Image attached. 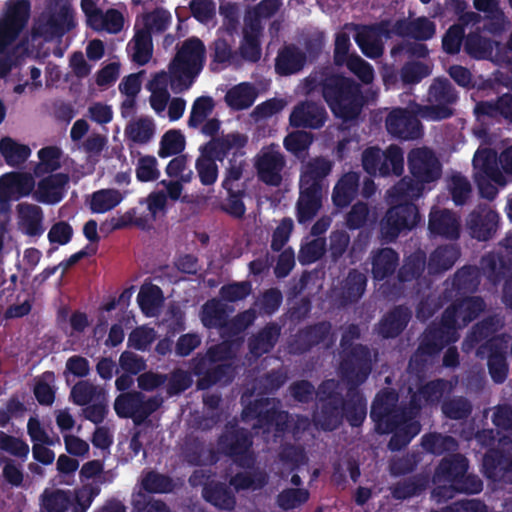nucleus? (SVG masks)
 I'll return each mask as SVG.
<instances>
[{
    "mask_svg": "<svg viewBox=\"0 0 512 512\" xmlns=\"http://www.w3.org/2000/svg\"><path fill=\"white\" fill-rule=\"evenodd\" d=\"M305 89L307 93L320 92L334 116L345 122L355 120L365 103L358 82L327 69L311 73L305 79Z\"/></svg>",
    "mask_w": 512,
    "mask_h": 512,
    "instance_id": "f257e3e1",
    "label": "nucleus"
},
{
    "mask_svg": "<svg viewBox=\"0 0 512 512\" xmlns=\"http://www.w3.org/2000/svg\"><path fill=\"white\" fill-rule=\"evenodd\" d=\"M469 467V460L461 453L444 456L430 477L434 485L431 497L441 503L457 494L475 495L482 492L483 481L478 475L469 473Z\"/></svg>",
    "mask_w": 512,
    "mask_h": 512,
    "instance_id": "f03ea898",
    "label": "nucleus"
},
{
    "mask_svg": "<svg viewBox=\"0 0 512 512\" xmlns=\"http://www.w3.org/2000/svg\"><path fill=\"white\" fill-rule=\"evenodd\" d=\"M410 176H404L394 185L395 196L399 199H419L431 190L442 176V163L435 152L428 147L413 148L407 156Z\"/></svg>",
    "mask_w": 512,
    "mask_h": 512,
    "instance_id": "7ed1b4c3",
    "label": "nucleus"
},
{
    "mask_svg": "<svg viewBox=\"0 0 512 512\" xmlns=\"http://www.w3.org/2000/svg\"><path fill=\"white\" fill-rule=\"evenodd\" d=\"M234 358L231 343L227 341L208 347L204 354L198 353L191 359L190 368L193 375L198 377V390H207L214 385H228L236 375V366L228 362Z\"/></svg>",
    "mask_w": 512,
    "mask_h": 512,
    "instance_id": "20e7f679",
    "label": "nucleus"
},
{
    "mask_svg": "<svg viewBox=\"0 0 512 512\" xmlns=\"http://www.w3.org/2000/svg\"><path fill=\"white\" fill-rule=\"evenodd\" d=\"M333 162L319 156L304 166L299 179V198L296 204L299 224L311 221L322 206L326 178L331 173Z\"/></svg>",
    "mask_w": 512,
    "mask_h": 512,
    "instance_id": "39448f33",
    "label": "nucleus"
},
{
    "mask_svg": "<svg viewBox=\"0 0 512 512\" xmlns=\"http://www.w3.org/2000/svg\"><path fill=\"white\" fill-rule=\"evenodd\" d=\"M372 369L373 357L369 346L356 343L341 352L339 374L347 387L359 388L367 381Z\"/></svg>",
    "mask_w": 512,
    "mask_h": 512,
    "instance_id": "423d86ee",
    "label": "nucleus"
},
{
    "mask_svg": "<svg viewBox=\"0 0 512 512\" xmlns=\"http://www.w3.org/2000/svg\"><path fill=\"white\" fill-rule=\"evenodd\" d=\"M362 167L370 176H400L404 171L403 150L394 144L385 150L368 147L362 153Z\"/></svg>",
    "mask_w": 512,
    "mask_h": 512,
    "instance_id": "0eeeda50",
    "label": "nucleus"
},
{
    "mask_svg": "<svg viewBox=\"0 0 512 512\" xmlns=\"http://www.w3.org/2000/svg\"><path fill=\"white\" fill-rule=\"evenodd\" d=\"M458 100V93L447 78H436L429 87L428 105L419 108V115L428 120L439 121L453 115L451 105Z\"/></svg>",
    "mask_w": 512,
    "mask_h": 512,
    "instance_id": "6e6552de",
    "label": "nucleus"
},
{
    "mask_svg": "<svg viewBox=\"0 0 512 512\" xmlns=\"http://www.w3.org/2000/svg\"><path fill=\"white\" fill-rule=\"evenodd\" d=\"M245 397L246 393L241 396L243 421L257 420L259 427H275L280 433L288 429V412L277 409L274 399L261 396L245 403Z\"/></svg>",
    "mask_w": 512,
    "mask_h": 512,
    "instance_id": "1a4fd4ad",
    "label": "nucleus"
},
{
    "mask_svg": "<svg viewBox=\"0 0 512 512\" xmlns=\"http://www.w3.org/2000/svg\"><path fill=\"white\" fill-rule=\"evenodd\" d=\"M333 383L331 380L321 384L319 410L313 414L315 425L326 432L338 429L343 423V395L335 387H329Z\"/></svg>",
    "mask_w": 512,
    "mask_h": 512,
    "instance_id": "9d476101",
    "label": "nucleus"
},
{
    "mask_svg": "<svg viewBox=\"0 0 512 512\" xmlns=\"http://www.w3.org/2000/svg\"><path fill=\"white\" fill-rule=\"evenodd\" d=\"M218 444L222 452L240 468L252 469L256 455L252 450L253 437L246 428L233 429L219 437Z\"/></svg>",
    "mask_w": 512,
    "mask_h": 512,
    "instance_id": "9b49d317",
    "label": "nucleus"
},
{
    "mask_svg": "<svg viewBox=\"0 0 512 512\" xmlns=\"http://www.w3.org/2000/svg\"><path fill=\"white\" fill-rule=\"evenodd\" d=\"M356 34L354 40L361 52L370 59H378L384 53L382 37L390 38L393 27L390 28L389 20H381L368 25L353 24Z\"/></svg>",
    "mask_w": 512,
    "mask_h": 512,
    "instance_id": "f8f14e48",
    "label": "nucleus"
},
{
    "mask_svg": "<svg viewBox=\"0 0 512 512\" xmlns=\"http://www.w3.org/2000/svg\"><path fill=\"white\" fill-rule=\"evenodd\" d=\"M158 407L157 399H145L144 394L139 391L121 393L114 402L117 416L131 418L136 425L142 424Z\"/></svg>",
    "mask_w": 512,
    "mask_h": 512,
    "instance_id": "ddd939ff",
    "label": "nucleus"
},
{
    "mask_svg": "<svg viewBox=\"0 0 512 512\" xmlns=\"http://www.w3.org/2000/svg\"><path fill=\"white\" fill-rule=\"evenodd\" d=\"M30 2L16 0L0 19V54L18 38L30 15Z\"/></svg>",
    "mask_w": 512,
    "mask_h": 512,
    "instance_id": "4468645a",
    "label": "nucleus"
},
{
    "mask_svg": "<svg viewBox=\"0 0 512 512\" xmlns=\"http://www.w3.org/2000/svg\"><path fill=\"white\" fill-rule=\"evenodd\" d=\"M332 332V324L329 321H319L308 324L291 336L288 348L293 355H303L314 347L324 343Z\"/></svg>",
    "mask_w": 512,
    "mask_h": 512,
    "instance_id": "2eb2a0df",
    "label": "nucleus"
},
{
    "mask_svg": "<svg viewBox=\"0 0 512 512\" xmlns=\"http://www.w3.org/2000/svg\"><path fill=\"white\" fill-rule=\"evenodd\" d=\"M387 132L400 140H416L422 137L423 127L417 115L407 108H394L385 119Z\"/></svg>",
    "mask_w": 512,
    "mask_h": 512,
    "instance_id": "dca6fc26",
    "label": "nucleus"
},
{
    "mask_svg": "<svg viewBox=\"0 0 512 512\" xmlns=\"http://www.w3.org/2000/svg\"><path fill=\"white\" fill-rule=\"evenodd\" d=\"M480 358L487 357L489 374L495 383H503L509 372L507 363V342L503 338H494L481 344L476 352Z\"/></svg>",
    "mask_w": 512,
    "mask_h": 512,
    "instance_id": "f3484780",
    "label": "nucleus"
},
{
    "mask_svg": "<svg viewBox=\"0 0 512 512\" xmlns=\"http://www.w3.org/2000/svg\"><path fill=\"white\" fill-rule=\"evenodd\" d=\"M325 107L314 101H301L290 113L289 124L294 128L320 129L327 120Z\"/></svg>",
    "mask_w": 512,
    "mask_h": 512,
    "instance_id": "a211bd4d",
    "label": "nucleus"
},
{
    "mask_svg": "<svg viewBox=\"0 0 512 512\" xmlns=\"http://www.w3.org/2000/svg\"><path fill=\"white\" fill-rule=\"evenodd\" d=\"M472 164L475 170L474 178L492 180L493 183L502 187L507 184L506 177L498 166L499 156L494 149L478 148L473 156Z\"/></svg>",
    "mask_w": 512,
    "mask_h": 512,
    "instance_id": "6ab92c4d",
    "label": "nucleus"
},
{
    "mask_svg": "<svg viewBox=\"0 0 512 512\" xmlns=\"http://www.w3.org/2000/svg\"><path fill=\"white\" fill-rule=\"evenodd\" d=\"M458 321H460V314L455 304L452 303L443 311L440 321L431 322L424 331L429 335L433 334L434 339L446 347L455 343L459 338L457 329L460 325H458Z\"/></svg>",
    "mask_w": 512,
    "mask_h": 512,
    "instance_id": "aec40b11",
    "label": "nucleus"
},
{
    "mask_svg": "<svg viewBox=\"0 0 512 512\" xmlns=\"http://www.w3.org/2000/svg\"><path fill=\"white\" fill-rule=\"evenodd\" d=\"M69 180V175L66 173L49 174L43 177L37 183L33 198L43 204H57L65 197Z\"/></svg>",
    "mask_w": 512,
    "mask_h": 512,
    "instance_id": "412c9836",
    "label": "nucleus"
},
{
    "mask_svg": "<svg viewBox=\"0 0 512 512\" xmlns=\"http://www.w3.org/2000/svg\"><path fill=\"white\" fill-rule=\"evenodd\" d=\"M434 335L427 334L423 331L418 347L410 356L408 369L416 374H424L433 360L445 348L443 343H439L434 339Z\"/></svg>",
    "mask_w": 512,
    "mask_h": 512,
    "instance_id": "4be33fe9",
    "label": "nucleus"
},
{
    "mask_svg": "<svg viewBox=\"0 0 512 512\" xmlns=\"http://www.w3.org/2000/svg\"><path fill=\"white\" fill-rule=\"evenodd\" d=\"M411 318L412 310L407 305H395L381 317L376 331L383 339H395L403 333Z\"/></svg>",
    "mask_w": 512,
    "mask_h": 512,
    "instance_id": "5701e85b",
    "label": "nucleus"
},
{
    "mask_svg": "<svg viewBox=\"0 0 512 512\" xmlns=\"http://www.w3.org/2000/svg\"><path fill=\"white\" fill-rule=\"evenodd\" d=\"M285 163V158L279 151H261L255 161L259 180L269 186H279Z\"/></svg>",
    "mask_w": 512,
    "mask_h": 512,
    "instance_id": "b1692460",
    "label": "nucleus"
},
{
    "mask_svg": "<svg viewBox=\"0 0 512 512\" xmlns=\"http://www.w3.org/2000/svg\"><path fill=\"white\" fill-rule=\"evenodd\" d=\"M484 476L494 482L512 484V456L498 449H491L483 456Z\"/></svg>",
    "mask_w": 512,
    "mask_h": 512,
    "instance_id": "393cba45",
    "label": "nucleus"
},
{
    "mask_svg": "<svg viewBox=\"0 0 512 512\" xmlns=\"http://www.w3.org/2000/svg\"><path fill=\"white\" fill-rule=\"evenodd\" d=\"M391 196L395 204L384 213L378 224H421L419 208L413 202L415 199L397 198L394 187Z\"/></svg>",
    "mask_w": 512,
    "mask_h": 512,
    "instance_id": "a878e982",
    "label": "nucleus"
},
{
    "mask_svg": "<svg viewBox=\"0 0 512 512\" xmlns=\"http://www.w3.org/2000/svg\"><path fill=\"white\" fill-rule=\"evenodd\" d=\"M367 277L358 269H350L335 291V298L342 307L357 303L366 291Z\"/></svg>",
    "mask_w": 512,
    "mask_h": 512,
    "instance_id": "bb28decb",
    "label": "nucleus"
},
{
    "mask_svg": "<svg viewBox=\"0 0 512 512\" xmlns=\"http://www.w3.org/2000/svg\"><path fill=\"white\" fill-rule=\"evenodd\" d=\"M205 52L204 43L199 38L192 37L183 42L172 62L181 65L186 72L198 75L204 66Z\"/></svg>",
    "mask_w": 512,
    "mask_h": 512,
    "instance_id": "cd10ccee",
    "label": "nucleus"
},
{
    "mask_svg": "<svg viewBox=\"0 0 512 512\" xmlns=\"http://www.w3.org/2000/svg\"><path fill=\"white\" fill-rule=\"evenodd\" d=\"M393 34L399 37H409L416 41H427L436 33V25L425 16L415 19L401 18L392 25Z\"/></svg>",
    "mask_w": 512,
    "mask_h": 512,
    "instance_id": "c85d7f7f",
    "label": "nucleus"
},
{
    "mask_svg": "<svg viewBox=\"0 0 512 512\" xmlns=\"http://www.w3.org/2000/svg\"><path fill=\"white\" fill-rule=\"evenodd\" d=\"M343 420L352 428L361 427L367 416V401L359 388L347 387L342 400Z\"/></svg>",
    "mask_w": 512,
    "mask_h": 512,
    "instance_id": "c756f323",
    "label": "nucleus"
},
{
    "mask_svg": "<svg viewBox=\"0 0 512 512\" xmlns=\"http://www.w3.org/2000/svg\"><path fill=\"white\" fill-rule=\"evenodd\" d=\"M280 335L281 326L278 323H267L248 339L249 352L256 358L270 353L277 344Z\"/></svg>",
    "mask_w": 512,
    "mask_h": 512,
    "instance_id": "7c9ffc66",
    "label": "nucleus"
},
{
    "mask_svg": "<svg viewBox=\"0 0 512 512\" xmlns=\"http://www.w3.org/2000/svg\"><path fill=\"white\" fill-rule=\"evenodd\" d=\"M247 144V137L240 133L227 134L220 138H212L201 147V153L213 157L216 161H223L231 149L243 148Z\"/></svg>",
    "mask_w": 512,
    "mask_h": 512,
    "instance_id": "2f4dec72",
    "label": "nucleus"
},
{
    "mask_svg": "<svg viewBox=\"0 0 512 512\" xmlns=\"http://www.w3.org/2000/svg\"><path fill=\"white\" fill-rule=\"evenodd\" d=\"M359 185V173L351 171L343 174L333 188V204L337 208L348 207L358 195Z\"/></svg>",
    "mask_w": 512,
    "mask_h": 512,
    "instance_id": "473e14b6",
    "label": "nucleus"
},
{
    "mask_svg": "<svg viewBox=\"0 0 512 512\" xmlns=\"http://www.w3.org/2000/svg\"><path fill=\"white\" fill-rule=\"evenodd\" d=\"M306 63V54L297 46H284L275 60V70L281 76H288L301 71Z\"/></svg>",
    "mask_w": 512,
    "mask_h": 512,
    "instance_id": "72a5a7b5",
    "label": "nucleus"
},
{
    "mask_svg": "<svg viewBox=\"0 0 512 512\" xmlns=\"http://www.w3.org/2000/svg\"><path fill=\"white\" fill-rule=\"evenodd\" d=\"M76 26L74 11L66 4L49 13L44 24L45 32L51 37H62Z\"/></svg>",
    "mask_w": 512,
    "mask_h": 512,
    "instance_id": "f704fd0d",
    "label": "nucleus"
},
{
    "mask_svg": "<svg viewBox=\"0 0 512 512\" xmlns=\"http://www.w3.org/2000/svg\"><path fill=\"white\" fill-rule=\"evenodd\" d=\"M430 483L429 474L418 473L395 483L391 487V495L394 499L401 501L420 496Z\"/></svg>",
    "mask_w": 512,
    "mask_h": 512,
    "instance_id": "c9c22d12",
    "label": "nucleus"
},
{
    "mask_svg": "<svg viewBox=\"0 0 512 512\" xmlns=\"http://www.w3.org/2000/svg\"><path fill=\"white\" fill-rule=\"evenodd\" d=\"M399 265L398 253L385 247L377 250L372 256V276L375 281H383L392 276Z\"/></svg>",
    "mask_w": 512,
    "mask_h": 512,
    "instance_id": "e433bc0d",
    "label": "nucleus"
},
{
    "mask_svg": "<svg viewBox=\"0 0 512 512\" xmlns=\"http://www.w3.org/2000/svg\"><path fill=\"white\" fill-rule=\"evenodd\" d=\"M202 496L206 502L221 509L231 511L235 508L236 498L229 486L222 482H210L203 487Z\"/></svg>",
    "mask_w": 512,
    "mask_h": 512,
    "instance_id": "4c0bfd02",
    "label": "nucleus"
},
{
    "mask_svg": "<svg viewBox=\"0 0 512 512\" xmlns=\"http://www.w3.org/2000/svg\"><path fill=\"white\" fill-rule=\"evenodd\" d=\"M460 257L457 245L448 244L438 246L428 260V271L431 275L441 274L453 267Z\"/></svg>",
    "mask_w": 512,
    "mask_h": 512,
    "instance_id": "58836bf2",
    "label": "nucleus"
},
{
    "mask_svg": "<svg viewBox=\"0 0 512 512\" xmlns=\"http://www.w3.org/2000/svg\"><path fill=\"white\" fill-rule=\"evenodd\" d=\"M218 35V37L209 45V56L211 59L210 70L220 71L235 59L237 52L232 49V42Z\"/></svg>",
    "mask_w": 512,
    "mask_h": 512,
    "instance_id": "ea45409f",
    "label": "nucleus"
},
{
    "mask_svg": "<svg viewBox=\"0 0 512 512\" xmlns=\"http://www.w3.org/2000/svg\"><path fill=\"white\" fill-rule=\"evenodd\" d=\"M132 49V60L139 66L146 65L153 54L152 35L148 28H141L135 32L133 39L128 44Z\"/></svg>",
    "mask_w": 512,
    "mask_h": 512,
    "instance_id": "a19ab883",
    "label": "nucleus"
},
{
    "mask_svg": "<svg viewBox=\"0 0 512 512\" xmlns=\"http://www.w3.org/2000/svg\"><path fill=\"white\" fill-rule=\"evenodd\" d=\"M421 446L429 454L440 456L444 453H455L458 450V441L450 435L439 432H429L421 437Z\"/></svg>",
    "mask_w": 512,
    "mask_h": 512,
    "instance_id": "79ce46f5",
    "label": "nucleus"
},
{
    "mask_svg": "<svg viewBox=\"0 0 512 512\" xmlns=\"http://www.w3.org/2000/svg\"><path fill=\"white\" fill-rule=\"evenodd\" d=\"M256 97L255 87L251 83L243 82L228 90L225 95V102L231 109L241 111L251 107Z\"/></svg>",
    "mask_w": 512,
    "mask_h": 512,
    "instance_id": "37998d69",
    "label": "nucleus"
},
{
    "mask_svg": "<svg viewBox=\"0 0 512 512\" xmlns=\"http://www.w3.org/2000/svg\"><path fill=\"white\" fill-rule=\"evenodd\" d=\"M35 187V181L31 175L10 172L0 177V188L7 192L11 197L14 194L28 196Z\"/></svg>",
    "mask_w": 512,
    "mask_h": 512,
    "instance_id": "c03bdc74",
    "label": "nucleus"
},
{
    "mask_svg": "<svg viewBox=\"0 0 512 512\" xmlns=\"http://www.w3.org/2000/svg\"><path fill=\"white\" fill-rule=\"evenodd\" d=\"M493 49L494 42L490 38L481 35L480 27L466 35L464 51L470 57L478 60L489 59L492 56Z\"/></svg>",
    "mask_w": 512,
    "mask_h": 512,
    "instance_id": "a18cd8bd",
    "label": "nucleus"
},
{
    "mask_svg": "<svg viewBox=\"0 0 512 512\" xmlns=\"http://www.w3.org/2000/svg\"><path fill=\"white\" fill-rule=\"evenodd\" d=\"M269 481L268 474L260 469H255L252 472H237L229 480V485L232 486L236 492L243 490H261Z\"/></svg>",
    "mask_w": 512,
    "mask_h": 512,
    "instance_id": "49530a36",
    "label": "nucleus"
},
{
    "mask_svg": "<svg viewBox=\"0 0 512 512\" xmlns=\"http://www.w3.org/2000/svg\"><path fill=\"white\" fill-rule=\"evenodd\" d=\"M200 319L204 327L226 328L228 315L224 304L217 299L208 300L201 308Z\"/></svg>",
    "mask_w": 512,
    "mask_h": 512,
    "instance_id": "de8ad7c7",
    "label": "nucleus"
},
{
    "mask_svg": "<svg viewBox=\"0 0 512 512\" xmlns=\"http://www.w3.org/2000/svg\"><path fill=\"white\" fill-rule=\"evenodd\" d=\"M31 150L27 145L16 142L9 136L0 139V155L10 167H18L30 156Z\"/></svg>",
    "mask_w": 512,
    "mask_h": 512,
    "instance_id": "09e8293b",
    "label": "nucleus"
},
{
    "mask_svg": "<svg viewBox=\"0 0 512 512\" xmlns=\"http://www.w3.org/2000/svg\"><path fill=\"white\" fill-rule=\"evenodd\" d=\"M503 323L497 315H492L484 318L480 322L476 323L466 341L470 342L472 346L478 345L479 343L494 339L495 334L502 328Z\"/></svg>",
    "mask_w": 512,
    "mask_h": 512,
    "instance_id": "8fccbe9b",
    "label": "nucleus"
},
{
    "mask_svg": "<svg viewBox=\"0 0 512 512\" xmlns=\"http://www.w3.org/2000/svg\"><path fill=\"white\" fill-rule=\"evenodd\" d=\"M480 284V269L474 265H465L458 269L452 279V288L458 294L473 293Z\"/></svg>",
    "mask_w": 512,
    "mask_h": 512,
    "instance_id": "3c124183",
    "label": "nucleus"
},
{
    "mask_svg": "<svg viewBox=\"0 0 512 512\" xmlns=\"http://www.w3.org/2000/svg\"><path fill=\"white\" fill-rule=\"evenodd\" d=\"M426 267V255L423 251H417L407 256L397 272L400 283H408L418 280Z\"/></svg>",
    "mask_w": 512,
    "mask_h": 512,
    "instance_id": "603ef678",
    "label": "nucleus"
},
{
    "mask_svg": "<svg viewBox=\"0 0 512 512\" xmlns=\"http://www.w3.org/2000/svg\"><path fill=\"white\" fill-rule=\"evenodd\" d=\"M42 512H66L72 505L70 491L45 489L41 495Z\"/></svg>",
    "mask_w": 512,
    "mask_h": 512,
    "instance_id": "864d4df0",
    "label": "nucleus"
},
{
    "mask_svg": "<svg viewBox=\"0 0 512 512\" xmlns=\"http://www.w3.org/2000/svg\"><path fill=\"white\" fill-rule=\"evenodd\" d=\"M62 151L57 146L43 147L38 151L39 163L34 169L37 177L45 174H55L54 172L61 167Z\"/></svg>",
    "mask_w": 512,
    "mask_h": 512,
    "instance_id": "5fc2aeb1",
    "label": "nucleus"
},
{
    "mask_svg": "<svg viewBox=\"0 0 512 512\" xmlns=\"http://www.w3.org/2000/svg\"><path fill=\"white\" fill-rule=\"evenodd\" d=\"M106 395L104 389L88 380L78 381L71 389L70 398L78 406H86Z\"/></svg>",
    "mask_w": 512,
    "mask_h": 512,
    "instance_id": "6e6d98bb",
    "label": "nucleus"
},
{
    "mask_svg": "<svg viewBox=\"0 0 512 512\" xmlns=\"http://www.w3.org/2000/svg\"><path fill=\"white\" fill-rule=\"evenodd\" d=\"M141 487L150 494H166L174 490L175 484L169 475L150 470L142 477Z\"/></svg>",
    "mask_w": 512,
    "mask_h": 512,
    "instance_id": "4d7b16f0",
    "label": "nucleus"
},
{
    "mask_svg": "<svg viewBox=\"0 0 512 512\" xmlns=\"http://www.w3.org/2000/svg\"><path fill=\"white\" fill-rule=\"evenodd\" d=\"M483 275L494 285L501 282L507 268L506 262L501 255L488 253L482 256L480 260Z\"/></svg>",
    "mask_w": 512,
    "mask_h": 512,
    "instance_id": "13d9d810",
    "label": "nucleus"
},
{
    "mask_svg": "<svg viewBox=\"0 0 512 512\" xmlns=\"http://www.w3.org/2000/svg\"><path fill=\"white\" fill-rule=\"evenodd\" d=\"M447 189L456 206H462L471 197L472 186L470 181L459 172L453 173L447 180Z\"/></svg>",
    "mask_w": 512,
    "mask_h": 512,
    "instance_id": "bf43d9fd",
    "label": "nucleus"
},
{
    "mask_svg": "<svg viewBox=\"0 0 512 512\" xmlns=\"http://www.w3.org/2000/svg\"><path fill=\"white\" fill-rule=\"evenodd\" d=\"M382 214V208L380 211L377 207L371 210L367 203L358 201L352 205L343 224H368V220H370L369 224H378V218Z\"/></svg>",
    "mask_w": 512,
    "mask_h": 512,
    "instance_id": "052dcab7",
    "label": "nucleus"
},
{
    "mask_svg": "<svg viewBox=\"0 0 512 512\" xmlns=\"http://www.w3.org/2000/svg\"><path fill=\"white\" fill-rule=\"evenodd\" d=\"M219 13L222 17V26L218 29L217 34L225 32L231 38L237 33L240 25V10L235 2L222 3L219 7Z\"/></svg>",
    "mask_w": 512,
    "mask_h": 512,
    "instance_id": "680f3d73",
    "label": "nucleus"
},
{
    "mask_svg": "<svg viewBox=\"0 0 512 512\" xmlns=\"http://www.w3.org/2000/svg\"><path fill=\"white\" fill-rule=\"evenodd\" d=\"M453 303L460 314V322L462 326H466L475 320L485 309L484 300L478 296L465 297Z\"/></svg>",
    "mask_w": 512,
    "mask_h": 512,
    "instance_id": "e2e57ef3",
    "label": "nucleus"
},
{
    "mask_svg": "<svg viewBox=\"0 0 512 512\" xmlns=\"http://www.w3.org/2000/svg\"><path fill=\"white\" fill-rule=\"evenodd\" d=\"M441 410L451 420L467 419L472 413L471 402L463 396H455L443 401Z\"/></svg>",
    "mask_w": 512,
    "mask_h": 512,
    "instance_id": "0e129e2a",
    "label": "nucleus"
},
{
    "mask_svg": "<svg viewBox=\"0 0 512 512\" xmlns=\"http://www.w3.org/2000/svg\"><path fill=\"white\" fill-rule=\"evenodd\" d=\"M122 201V195L115 189H102L92 194L90 208L95 213H105Z\"/></svg>",
    "mask_w": 512,
    "mask_h": 512,
    "instance_id": "69168bd1",
    "label": "nucleus"
},
{
    "mask_svg": "<svg viewBox=\"0 0 512 512\" xmlns=\"http://www.w3.org/2000/svg\"><path fill=\"white\" fill-rule=\"evenodd\" d=\"M185 149V138L179 130H169L161 137L158 155L167 158L180 154Z\"/></svg>",
    "mask_w": 512,
    "mask_h": 512,
    "instance_id": "338daca9",
    "label": "nucleus"
},
{
    "mask_svg": "<svg viewBox=\"0 0 512 512\" xmlns=\"http://www.w3.org/2000/svg\"><path fill=\"white\" fill-rule=\"evenodd\" d=\"M310 492L305 488H286L277 495V505L284 511L292 510L305 504Z\"/></svg>",
    "mask_w": 512,
    "mask_h": 512,
    "instance_id": "774afa93",
    "label": "nucleus"
}]
</instances>
